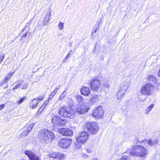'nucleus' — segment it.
I'll list each match as a JSON object with an SVG mask.
<instances>
[{"label": "nucleus", "instance_id": "obj_1", "mask_svg": "<svg viewBox=\"0 0 160 160\" xmlns=\"http://www.w3.org/2000/svg\"><path fill=\"white\" fill-rule=\"evenodd\" d=\"M135 155L143 158H146L148 153V150L141 145H135L133 146L131 151L127 150L124 154Z\"/></svg>", "mask_w": 160, "mask_h": 160}, {"label": "nucleus", "instance_id": "obj_2", "mask_svg": "<svg viewBox=\"0 0 160 160\" xmlns=\"http://www.w3.org/2000/svg\"><path fill=\"white\" fill-rule=\"evenodd\" d=\"M38 137L42 142L45 143H50L55 138L53 133L47 129L41 130Z\"/></svg>", "mask_w": 160, "mask_h": 160}, {"label": "nucleus", "instance_id": "obj_3", "mask_svg": "<svg viewBox=\"0 0 160 160\" xmlns=\"http://www.w3.org/2000/svg\"><path fill=\"white\" fill-rule=\"evenodd\" d=\"M71 108L70 106H62L59 108L58 113L61 116L72 118L74 117V113Z\"/></svg>", "mask_w": 160, "mask_h": 160}, {"label": "nucleus", "instance_id": "obj_4", "mask_svg": "<svg viewBox=\"0 0 160 160\" xmlns=\"http://www.w3.org/2000/svg\"><path fill=\"white\" fill-rule=\"evenodd\" d=\"M154 89V86L150 83H148L141 87L140 92L141 94L144 95H152Z\"/></svg>", "mask_w": 160, "mask_h": 160}, {"label": "nucleus", "instance_id": "obj_5", "mask_svg": "<svg viewBox=\"0 0 160 160\" xmlns=\"http://www.w3.org/2000/svg\"><path fill=\"white\" fill-rule=\"evenodd\" d=\"M87 130L92 134H96L99 130V127L95 122H88L86 124Z\"/></svg>", "mask_w": 160, "mask_h": 160}, {"label": "nucleus", "instance_id": "obj_6", "mask_svg": "<svg viewBox=\"0 0 160 160\" xmlns=\"http://www.w3.org/2000/svg\"><path fill=\"white\" fill-rule=\"evenodd\" d=\"M89 108V106L85 103L78 104L76 106L75 112L79 114H83L88 112Z\"/></svg>", "mask_w": 160, "mask_h": 160}, {"label": "nucleus", "instance_id": "obj_7", "mask_svg": "<svg viewBox=\"0 0 160 160\" xmlns=\"http://www.w3.org/2000/svg\"><path fill=\"white\" fill-rule=\"evenodd\" d=\"M101 82L98 79H94L90 81L89 86L92 90L98 91L100 88Z\"/></svg>", "mask_w": 160, "mask_h": 160}, {"label": "nucleus", "instance_id": "obj_8", "mask_svg": "<svg viewBox=\"0 0 160 160\" xmlns=\"http://www.w3.org/2000/svg\"><path fill=\"white\" fill-rule=\"evenodd\" d=\"M72 142L71 138H61L58 141V144L60 147L63 148L68 147Z\"/></svg>", "mask_w": 160, "mask_h": 160}, {"label": "nucleus", "instance_id": "obj_9", "mask_svg": "<svg viewBox=\"0 0 160 160\" xmlns=\"http://www.w3.org/2000/svg\"><path fill=\"white\" fill-rule=\"evenodd\" d=\"M52 122L54 125L62 126L66 124L67 121L65 119H61L58 116H55L52 118Z\"/></svg>", "mask_w": 160, "mask_h": 160}, {"label": "nucleus", "instance_id": "obj_10", "mask_svg": "<svg viewBox=\"0 0 160 160\" xmlns=\"http://www.w3.org/2000/svg\"><path fill=\"white\" fill-rule=\"evenodd\" d=\"M89 136L87 132L83 131L79 134L78 136L76 138V139L78 141H80L81 143H83L87 140Z\"/></svg>", "mask_w": 160, "mask_h": 160}, {"label": "nucleus", "instance_id": "obj_11", "mask_svg": "<svg viewBox=\"0 0 160 160\" xmlns=\"http://www.w3.org/2000/svg\"><path fill=\"white\" fill-rule=\"evenodd\" d=\"M103 113L102 108L101 106H99L94 111L92 115L93 117L97 118H102Z\"/></svg>", "mask_w": 160, "mask_h": 160}, {"label": "nucleus", "instance_id": "obj_12", "mask_svg": "<svg viewBox=\"0 0 160 160\" xmlns=\"http://www.w3.org/2000/svg\"><path fill=\"white\" fill-rule=\"evenodd\" d=\"M33 126L34 124L33 123L29 125H26L24 128V131L21 134V137H24L27 136L32 130Z\"/></svg>", "mask_w": 160, "mask_h": 160}, {"label": "nucleus", "instance_id": "obj_13", "mask_svg": "<svg viewBox=\"0 0 160 160\" xmlns=\"http://www.w3.org/2000/svg\"><path fill=\"white\" fill-rule=\"evenodd\" d=\"M99 101V97L96 94L92 95L89 100L90 105H92L95 104Z\"/></svg>", "mask_w": 160, "mask_h": 160}, {"label": "nucleus", "instance_id": "obj_14", "mask_svg": "<svg viewBox=\"0 0 160 160\" xmlns=\"http://www.w3.org/2000/svg\"><path fill=\"white\" fill-rule=\"evenodd\" d=\"M61 133L63 136H71L73 134V131L67 128H62L60 129Z\"/></svg>", "mask_w": 160, "mask_h": 160}, {"label": "nucleus", "instance_id": "obj_15", "mask_svg": "<svg viewBox=\"0 0 160 160\" xmlns=\"http://www.w3.org/2000/svg\"><path fill=\"white\" fill-rule=\"evenodd\" d=\"M25 154L28 157L30 160H40L36 155L30 151L26 150L25 152Z\"/></svg>", "mask_w": 160, "mask_h": 160}, {"label": "nucleus", "instance_id": "obj_16", "mask_svg": "<svg viewBox=\"0 0 160 160\" xmlns=\"http://www.w3.org/2000/svg\"><path fill=\"white\" fill-rule=\"evenodd\" d=\"M82 95L85 96H88L91 93L90 88L86 86H83L80 89Z\"/></svg>", "mask_w": 160, "mask_h": 160}, {"label": "nucleus", "instance_id": "obj_17", "mask_svg": "<svg viewBox=\"0 0 160 160\" xmlns=\"http://www.w3.org/2000/svg\"><path fill=\"white\" fill-rule=\"evenodd\" d=\"M130 85V82L129 81H123L120 84L119 88L122 90H124L126 91L128 89Z\"/></svg>", "mask_w": 160, "mask_h": 160}, {"label": "nucleus", "instance_id": "obj_18", "mask_svg": "<svg viewBox=\"0 0 160 160\" xmlns=\"http://www.w3.org/2000/svg\"><path fill=\"white\" fill-rule=\"evenodd\" d=\"M142 142L144 143H148V145L152 146L156 145L159 142V141L158 140L156 139H148V141L147 140H144L142 141Z\"/></svg>", "mask_w": 160, "mask_h": 160}, {"label": "nucleus", "instance_id": "obj_19", "mask_svg": "<svg viewBox=\"0 0 160 160\" xmlns=\"http://www.w3.org/2000/svg\"><path fill=\"white\" fill-rule=\"evenodd\" d=\"M147 80L148 82L153 83L155 85H157L158 84V81L157 78L154 75H148L147 78Z\"/></svg>", "mask_w": 160, "mask_h": 160}, {"label": "nucleus", "instance_id": "obj_20", "mask_svg": "<svg viewBox=\"0 0 160 160\" xmlns=\"http://www.w3.org/2000/svg\"><path fill=\"white\" fill-rule=\"evenodd\" d=\"M50 16V11L47 12L43 19L42 24L43 26L46 25L48 23Z\"/></svg>", "mask_w": 160, "mask_h": 160}, {"label": "nucleus", "instance_id": "obj_21", "mask_svg": "<svg viewBox=\"0 0 160 160\" xmlns=\"http://www.w3.org/2000/svg\"><path fill=\"white\" fill-rule=\"evenodd\" d=\"M126 91L119 88L117 94V98L118 100L121 99Z\"/></svg>", "mask_w": 160, "mask_h": 160}, {"label": "nucleus", "instance_id": "obj_22", "mask_svg": "<svg viewBox=\"0 0 160 160\" xmlns=\"http://www.w3.org/2000/svg\"><path fill=\"white\" fill-rule=\"evenodd\" d=\"M66 157L65 155L61 152H57V159L59 160H63Z\"/></svg>", "mask_w": 160, "mask_h": 160}, {"label": "nucleus", "instance_id": "obj_23", "mask_svg": "<svg viewBox=\"0 0 160 160\" xmlns=\"http://www.w3.org/2000/svg\"><path fill=\"white\" fill-rule=\"evenodd\" d=\"M16 85L13 88V89L21 88V85H22L23 84V81L22 80H19L18 82H16Z\"/></svg>", "mask_w": 160, "mask_h": 160}, {"label": "nucleus", "instance_id": "obj_24", "mask_svg": "<svg viewBox=\"0 0 160 160\" xmlns=\"http://www.w3.org/2000/svg\"><path fill=\"white\" fill-rule=\"evenodd\" d=\"M76 98L80 104H81L82 103H83L84 100L83 97L80 95H77L76 96Z\"/></svg>", "mask_w": 160, "mask_h": 160}, {"label": "nucleus", "instance_id": "obj_25", "mask_svg": "<svg viewBox=\"0 0 160 160\" xmlns=\"http://www.w3.org/2000/svg\"><path fill=\"white\" fill-rule=\"evenodd\" d=\"M86 152L89 153L91 152V150L90 149L87 148H84L82 149V152L83 154V156L84 158L87 157L88 156V155H86V154L85 153Z\"/></svg>", "mask_w": 160, "mask_h": 160}, {"label": "nucleus", "instance_id": "obj_26", "mask_svg": "<svg viewBox=\"0 0 160 160\" xmlns=\"http://www.w3.org/2000/svg\"><path fill=\"white\" fill-rule=\"evenodd\" d=\"M57 152H52L48 154V156L52 158H57Z\"/></svg>", "mask_w": 160, "mask_h": 160}, {"label": "nucleus", "instance_id": "obj_27", "mask_svg": "<svg viewBox=\"0 0 160 160\" xmlns=\"http://www.w3.org/2000/svg\"><path fill=\"white\" fill-rule=\"evenodd\" d=\"M154 105L152 104L150 105L146 109V112H145V114L148 115L149 114V112L151 111L152 109L153 108Z\"/></svg>", "mask_w": 160, "mask_h": 160}, {"label": "nucleus", "instance_id": "obj_28", "mask_svg": "<svg viewBox=\"0 0 160 160\" xmlns=\"http://www.w3.org/2000/svg\"><path fill=\"white\" fill-rule=\"evenodd\" d=\"M67 93L66 90L62 93L59 96V100L61 101L65 97Z\"/></svg>", "mask_w": 160, "mask_h": 160}, {"label": "nucleus", "instance_id": "obj_29", "mask_svg": "<svg viewBox=\"0 0 160 160\" xmlns=\"http://www.w3.org/2000/svg\"><path fill=\"white\" fill-rule=\"evenodd\" d=\"M82 144V143H81V142H80V141H78L77 140H76V141L75 143L76 147L78 148H81V145Z\"/></svg>", "mask_w": 160, "mask_h": 160}, {"label": "nucleus", "instance_id": "obj_30", "mask_svg": "<svg viewBox=\"0 0 160 160\" xmlns=\"http://www.w3.org/2000/svg\"><path fill=\"white\" fill-rule=\"evenodd\" d=\"M22 86V89L23 90L27 89L28 86V84L27 83H25L23 82V84L22 85H21V87Z\"/></svg>", "mask_w": 160, "mask_h": 160}, {"label": "nucleus", "instance_id": "obj_31", "mask_svg": "<svg viewBox=\"0 0 160 160\" xmlns=\"http://www.w3.org/2000/svg\"><path fill=\"white\" fill-rule=\"evenodd\" d=\"M26 97H24L23 98H22L20 99L17 102V103L18 105H20L21 104L22 102L25 100L26 99Z\"/></svg>", "mask_w": 160, "mask_h": 160}, {"label": "nucleus", "instance_id": "obj_32", "mask_svg": "<svg viewBox=\"0 0 160 160\" xmlns=\"http://www.w3.org/2000/svg\"><path fill=\"white\" fill-rule=\"evenodd\" d=\"M10 78V75L9 74H8L7 75L5 78H4L3 80V82L4 83H7L8 81L9 80Z\"/></svg>", "mask_w": 160, "mask_h": 160}, {"label": "nucleus", "instance_id": "obj_33", "mask_svg": "<svg viewBox=\"0 0 160 160\" xmlns=\"http://www.w3.org/2000/svg\"><path fill=\"white\" fill-rule=\"evenodd\" d=\"M32 109H34L36 107L38 106V105L39 103V102L37 101H36L35 102H33V100H32Z\"/></svg>", "mask_w": 160, "mask_h": 160}, {"label": "nucleus", "instance_id": "obj_34", "mask_svg": "<svg viewBox=\"0 0 160 160\" xmlns=\"http://www.w3.org/2000/svg\"><path fill=\"white\" fill-rule=\"evenodd\" d=\"M119 160H130V159L128 155H125L122 156Z\"/></svg>", "mask_w": 160, "mask_h": 160}, {"label": "nucleus", "instance_id": "obj_35", "mask_svg": "<svg viewBox=\"0 0 160 160\" xmlns=\"http://www.w3.org/2000/svg\"><path fill=\"white\" fill-rule=\"evenodd\" d=\"M64 23H62L61 22H60L58 25V26L59 27V29L60 30L63 29L64 27Z\"/></svg>", "mask_w": 160, "mask_h": 160}, {"label": "nucleus", "instance_id": "obj_36", "mask_svg": "<svg viewBox=\"0 0 160 160\" xmlns=\"http://www.w3.org/2000/svg\"><path fill=\"white\" fill-rule=\"evenodd\" d=\"M43 99V98L42 97H40L37 98H34L33 99V102H35L36 101H37L39 103Z\"/></svg>", "mask_w": 160, "mask_h": 160}, {"label": "nucleus", "instance_id": "obj_37", "mask_svg": "<svg viewBox=\"0 0 160 160\" xmlns=\"http://www.w3.org/2000/svg\"><path fill=\"white\" fill-rule=\"evenodd\" d=\"M4 58V56L3 53H0V62L2 61L3 59Z\"/></svg>", "mask_w": 160, "mask_h": 160}, {"label": "nucleus", "instance_id": "obj_38", "mask_svg": "<svg viewBox=\"0 0 160 160\" xmlns=\"http://www.w3.org/2000/svg\"><path fill=\"white\" fill-rule=\"evenodd\" d=\"M49 100L48 99L47 100H46L44 103L43 104V105H42V106H44V107L45 108V107H46V106H47V105L49 103Z\"/></svg>", "mask_w": 160, "mask_h": 160}, {"label": "nucleus", "instance_id": "obj_39", "mask_svg": "<svg viewBox=\"0 0 160 160\" xmlns=\"http://www.w3.org/2000/svg\"><path fill=\"white\" fill-rule=\"evenodd\" d=\"M68 55H67L66 57L64 58V59L62 60V62L63 63H65L67 61L68 59L69 58Z\"/></svg>", "mask_w": 160, "mask_h": 160}, {"label": "nucleus", "instance_id": "obj_40", "mask_svg": "<svg viewBox=\"0 0 160 160\" xmlns=\"http://www.w3.org/2000/svg\"><path fill=\"white\" fill-rule=\"evenodd\" d=\"M44 106H42L38 109V112H42L43 109L45 108L44 107Z\"/></svg>", "mask_w": 160, "mask_h": 160}, {"label": "nucleus", "instance_id": "obj_41", "mask_svg": "<svg viewBox=\"0 0 160 160\" xmlns=\"http://www.w3.org/2000/svg\"><path fill=\"white\" fill-rule=\"evenodd\" d=\"M41 113V112H38V111L37 112V113L34 115V117L36 118L38 117Z\"/></svg>", "mask_w": 160, "mask_h": 160}, {"label": "nucleus", "instance_id": "obj_42", "mask_svg": "<svg viewBox=\"0 0 160 160\" xmlns=\"http://www.w3.org/2000/svg\"><path fill=\"white\" fill-rule=\"evenodd\" d=\"M103 87H105L106 88H108L109 87V85L108 83L106 82L103 84Z\"/></svg>", "mask_w": 160, "mask_h": 160}, {"label": "nucleus", "instance_id": "obj_43", "mask_svg": "<svg viewBox=\"0 0 160 160\" xmlns=\"http://www.w3.org/2000/svg\"><path fill=\"white\" fill-rule=\"evenodd\" d=\"M157 87V89L160 91V83L158 82V84L156 85Z\"/></svg>", "mask_w": 160, "mask_h": 160}, {"label": "nucleus", "instance_id": "obj_44", "mask_svg": "<svg viewBox=\"0 0 160 160\" xmlns=\"http://www.w3.org/2000/svg\"><path fill=\"white\" fill-rule=\"evenodd\" d=\"M5 105L4 104H2L0 105V110L3 109L5 107Z\"/></svg>", "mask_w": 160, "mask_h": 160}, {"label": "nucleus", "instance_id": "obj_45", "mask_svg": "<svg viewBox=\"0 0 160 160\" xmlns=\"http://www.w3.org/2000/svg\"><path fill=\"white\" fill-rule=\"evenodd\" d=\"M54 95L52 94V93H51V94L49 96V98H48V99L49 100V99H52L53 98V97Z\"/></svg>", "mask_w": 160, "mask_h": 160}, {"label": "nucleus", "instance_id": "obj_46", "mask_svg": "<svg viewBox=\"0 0 160 160\" xmlns=\"http://www.w3.org/2000/svg\"><path fill=\"white\" fill-rule=\"evenodd\" d=\"M28 32H27L26 33H24V34L22 37V38H25L26 37V36L28 35Z\"/></svg>", "mask_w": 160, "mask_h": 160}, {"label": "nucleus", "instance_id": "obj_47", "mask_svg": "<svg viewBox=\"0 0 160 160\" xmlns=\"http://www.w3.org/2000/svg\"><path fill=\"white\" fill-rule=\"evenodd\" d=\"M57 91L55 89L51 93L53 95H55Z\"/></svg>", "mask_w": 160, "mask_h": 160}, {"label": "nucleus", "instance_id": "obj_48", "mask_svg": "<svg viewBox=\"0 0 160 160\" xmlns=\"http://www.w3.org/2000/svg\"><path fill=\"white\" fill-rule=\"evenodd\" d=\"M97 22H98V26H99L100 25L102 24V23H101V19H100L99 21H98Z\"/></svg>", "mask_w": 160, "mask_h": 160}, {"label": "nucleus", "instance_id": "obj_49", "mask_svg": "<svg viewBox=\"0 0 160 160\" xmlns=\"http://www.w3.org/2000/svg\"><path fill=\"white\" fill-rule=\"evenodd\" d=\"M72 50H71L70 51L68 52V53L67 55H69V57L71 54V52H72Z\"/></svg>", "mask_w": 160, "mask_h": 160}, {"label": "nucleus", "instance_id": "obj_50", "mask_svg": "<svg viewBox=\"0 0 160 160\" xmlns=\"http://www.w3.org/2000/svg\"><path fill=\"white\" fill-rule=\"evenodd\" d=\"M60 88V87L59 86H58V87H57L55 88V89L57 91H58V90Z\"/></svg>", "mask_w": 160, "mask_h": 160}, {"label": "nucleus", "instance_id": "obj_51", "mask_svg": "<svg viewBox=\"0 0 160 160\" xmlns=\"http://www.w3.org/2000/svg\"><path fill=\"white\" fill-rule=\"evenodd\" d=\"M60 88V87L59 86H58V87H57L55 88V89L57 91H58V90Z\"/></svg>", "mask_w": 160, "mask_h": 160}, {"label": "nucleus", "instance_id": "obj_52", "mask_svg": "<svg viewBox=\"0 0 160 160\" xmlns=\"http://www.w3.org/2000/svg\"><path fill=\"white\" fill-rule=\"evenodd\" d=\"M42 24L40 23V22H38V25L39 26H42Z\"/></svg>", "mask_w": 160, "mask_h": 160}, {"label": "nucleus", "instance_id": "obj_53", "mask_svg": "<svg viewBox=\"0 0 160 160\" xmlns=\"http://www.w3.org/2000/svg\"><path fill=\"white\" fill-rule=\"evenodd\" d=\"M91 160H98V159L97 158H93Z\"/></svg>", "mask_w": 160, "mask_h": 160}, {"label": "nucleus", "instance_id": "obj_54", "mask_svg": "<svg viewBox=\"0 0 160 160\" xmlns=\"http://www.w3.org/2000/svg\"><path fill=\"white\" fill-rule=\"evenodd\" d=\"M95 47L94 48V49H93V51L94 52L95 51Z\"/></svg>", "mask_w": 160, "mask_h": 160}, {"label": "nucleus", "instance_id": "obj_55", "mask_svg": "<svg viewBox=\"0 0 160 160\" xmlns=\"http://www.w3.org/2000/svg\"><path fill=\"white\" fill-rule=\"evenodd\" d=\"M97 31V29L95 30V31H94V32H95Z\"/></svg>", "mask_w": 160, "mask_h": 160}, {"label": "nucleus", "instance_id": "obj_56", "mask_svg": "<svg viewBox=\"0 0 160 160\" xmlns=\"http://www.w3.org/2000/svg\"><path fill=\"white\" fill-rule=\"evenodd\" d=\"M71 45H71H71H69V46H71Z\"/></svg>", "mask_w": 160, "mask_h": 160}]
</instances>
